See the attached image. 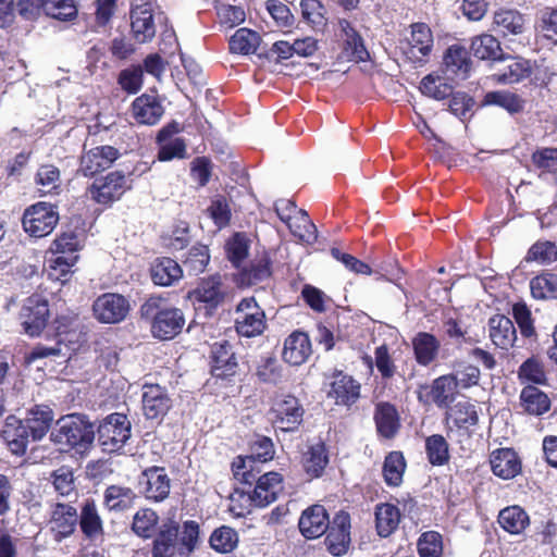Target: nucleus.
<instances>
[{"label":"nucleus","mask_w":557,"mask_h":557,"mask_svg":"<svg viewBox=\"0 0 557 557\" xmlns=\"http://www.w3.org/2000/svg\"><path fill=\"white\" fill-rule=\"evenodd\" d=\"M95 425L85 416L69 414L57 421L50 438L53 443L84 454L89 450L95 441Z\"/></svg>","instance_id":"nucleus-1"},{"label":"nucleus","mask_w":557,"mask_h":557,"mask_svg":"<svg viewBox=\"0 0 557 557\" xmlns=\"http://www.w3.org/2000/svg\"><path fill=\"white\" fill-rule=\"evenodd\" d=\"M141 315L151 319V332L154 337L166 341L181 333L185 319L181 309L165 307L163 299L158 296L148 298L140 308Z\"/></svg>","instance_id":"nucleus-2"},{"label":"nucleus","mask_w":557,"mask_h":557,"mask_svg":"<svg viewBox=\"0 0 557 557\" xmlns=\"http://www.w3.org/2000/svg\"><path fill=\"white\" fill-rule=\"evenodd\" d=\"M59 221L57 208L48 202H37L27 208L23 215V227L30 236L40 238L49 235Z\"/></svg>","instance_id":"nucleus-3"},{"label":"nucleus","mask_w":557,"mask_h":557,"mask_svg":"<svg viewBox=\"0 0 557 557\" xmlns=\"http://www.w3.org/2000/svg\"><path fill=\"white\" fill-rule=\"evenodd\" d=\"M98 440L104 450L122 448L131 437V422L123 413H111L98 426Z\"/></svg>","instance_id":"nucleus-4"},{"label":"nucleus","mask_w":557,"mask_h":557,"mask_svg":"<svg viewBox=\"0 0 557 557\" xmlns=\"http://www.w3.org/2000/svg\"><path fill=\"white\" fill-rule=\"evenodd\" d=\"M49 318L48 301L39 295L28 297L21 309L20 320L24 332L30 336H39Z\"/></svg>","instance_id":"nucleus-5"},{"label":"nucleus","mask_w":557,"mask_h":557,"mask_svg":"<svg viewBox=\"0 0 557 557\" xmlns=\"http://www.w3.org/2000/svg\"><path fill=\"white\" fill-rule=\"evenodd\" d=\"M78 524V513L70 504L55 503L50 507L48 527L55 542L70 537Z\"/></svg>","instance_id":"nucleus-6"},{"label":"nucleus","mask_w":557,"mask_h":557,"mask_svg":"<svg viewBox=\"0 0 557 557\" xmlns=\"http://www.w3.org/2000/svg\"><path fill=\"white\" fill-rule=\"evenodd\" d=\"M57 334L53 344H37L25 356L27 363H34L39 359L45 358H69L71 352L75 350L72 345V338L75 333L63 330L60 325L55 327Z\"/></svg>","instance_id":"nucleus-7"},{"label":"nucleus","mask_w":557,"mask_h":557,"mask_svg":"<svg viewBox=\"0 0 557 557\" xmlns=\"http://www.w3.org/2000/svg\"><path fill=\"white\" fill-rule=\"evenodd\" d=\"M92 311L101 323H120L128 314L129 302L120 294L106 293L94 301Z\"/></svg>","instance_id":"nucleus-8"},{"label":"nucleus","mask_w":557,"mask_h":557,"mask_svg":"<svg viewBox=\"0 0 557 557\" xmlns=\"http://www.w3.org/2000/svg\"><path fill=\"white\" fill-rule=\"evenodd\" d=\"M127 188L125 175L116 171L96 180L88 188V195L100 205H109L120 199Z\"/></svg>","instance_id":"nucleus-9"},{"label":"nucleus","mask_w":557,"mask_h":557,"mask_svg":"<svg viewBox=\"0 0 557 557\" xmlns=\"http://www.w3.org/2000/svg\"><path fill=\"white\" fill-rule=\"evenodd\" d=\"M271 413L276 429L292 432L301 423L304 409L296 397L287 395L274 404Z\"/></svg>","instance_id":"nucleus-10"},{"label":"nucleus","mask_w":557,"mask_h":557,"mask_svg":"<svg viewBox=\"0 0 557 557\" xmlns=\"http://www.w3.org/2000/svg\"><path fill=\"white\" fill-rule=\"evenodd\" d=\"M180 525L174 520L163 521L156 533L151 546L152 557H174L180 549Z\"/></svg>","instance_id":"nucleus-11"},{"label":"nucleus","mask_w":557,"mask_h":557,"mask_svg":"<svg viewBox=\"0 0 557 557\" xmlns=\"http://www.w3.org/2000/svg\"><path fill=\"white\" fill-rule=\"evenodd\" d=\"M145 497L160 503L168 498L171 490V479L164 468L150 467L141 472L139 478Z\"/></svg>","instance_id":"nucleus-12"},{"label":"nucleus","mask_w":557,"mask_h":557,"mask_svg":"<svg viewBox=\"0 0 557 557\" xmlns=\"http://www.w3.org/2000/svg\"><path fill=\"white\" fill-rule=\"evenodd\" d=\"M131 27L134 38L140 44L150 41L154 37L156 27L150 0H134Z\"/></svg>","instance_id":"nucleus-13"},{"label":"nucleus","mask_w":557,"mask_h":557,"mask_svg":"<svg viewBox=\"0 0 557 557\" xmlns=\"http://www.w3.org/2000/svg\"><path fill=\"white\" fill-rule=\"evenodd\" d=\"M141 403L144 414L150 420L162 419L172 407V399L166 388L159 384L143 386Z\"/></svg>","instance_id":"nucleus-14"},{"label":"nucleus","mask_w":557,"mask_h":557,"mask_svg":"<svg viewBox=\"0 0 557 557\" xmlns=\"http://www.w3.org/2000/svg\"><path fill=\"white\" fill-rule=\"evenodd\" d=\"M325 537L327 550L334 556L344 555L350 543V517L345 511L337 512L330 521Z\"/></svg>","instance_id":"nucleus-15"},{"label":"nucleus","mask_w":557,"mask_h":557,"mask_svg":"<svg viewBox=\"0 0 557 557\" xmlns=\"http://www.w3.org/2000/svg\"><path fill=\"white\" fill-rule=\"evenodd\" d=\"M120 156V151L112 146H97L83 153L81 157L79 171L85 176H94L109 169Z\"/></svg>","instance_id":"nucleus-16"},{"label":"nucleus","mask_w":557,"mask_h":557,"mask_svg":"<svg viewBox=\"0 0 557 557\" xmlns=\"http://www.w3.org/2000/svg\"><path fill=\"white\" fill-rule=\"evenodd\" d=\"M274 457V446L272 441L265 436H258L251 444V454L246 458H239L238 462L233 463L234 475H242L246 483L251 484L255 475L250 471H245L248 467L251 468L253 461L265 462Z\"/></svg>","instance_id":"nucleus-17"},{"label":"nucleus","mask_w":557,"mask_h":557,"mask_svg":"<svg viewBox=\"0 0 557 557\" xmlns=\"http://www.w3.org/2000/svg\"><path fill=\"white\" fill-rule=\"evenodd\" d=\"M339 37L342 40V59L354 62H364L369 59V52L360 34L347 20L338 21Z\"/></svg>","instance_id":"nucleus-18"},{"label":"nucleus","mask_w":557,"mask_h":557,"mask_svg":"<svg viewBox=\"0 0 557 557\" xmlns=\"http://www.w3.org/2000/svg\"><path fill=\"white\" fill-rule=\"evenodd\" d=\"M433 47V36L430 27L424 23H414L411 25L410 37L404 53L413 63H421L429 55Z\"/></svg>","instance_id":"nucleus-19"},{"label":"nucleus","mask_w":557,"mask_h":557,"mask_svg":"<svg viewBox=\"0 0 557 557\" xmlns=\"http://www.w3.org/2000/svg\"><path fill=\"white\" fill-rule=\"evenodd\" d=\"M527 24V16L517 9L502 8L493 15V30L503 37L523 34Z\"/></svg>","instance_id":"nucleus-20"},{"label":"nucleus","mask_w":557,"mask_h":557,"mask_svg":"<svg viewBox=\"0 0 557 557\" xmlns=\"http://www.w3.org/2000/svg\"><path fill=\"white\" fill-rule=\"evenodd\" d=\"M176 123L169 124L160 129L157 141L159 144L158 158L160 161L183 159L186 157V144L183 138L174 137L178 133Z\"/></svg>","instance_id":"nucleus-21"},{"label":"nucleus","mask_w":557,"mask_h":557,"mask_svg":"<svg viewBox=\"0 0 557 557\" xmlns=\"http://www.w3.org/2000/svg\"><path fill=\"white\" fill-rule=\"evenodd\" d=\"M211 373L215 377L225 379L236 373L238 363L228 342L214 343L211 348Z\"/></svg>","instance_id":"nucleus-22"},{"label":"nucleus","mask_w":557,"mask_h":557,"mask_svg":"<svg viewBox=\"0 0 557 557\" xmlns=\"http://www.w3.org/2000/svg\"><path fill=\"white\" fill-rule=\"evenodd\" d=\"M283 478L278 472L270 471L257 480L256 487L249 496L250 500L258 507H265L276 500L283 490Z\"/></svg>","instance_id":"nucleus-23"},{"label":"nucleus","mask_w":557,"mask_h":557,"mask_svg":"<svg viewBox=\"0 0 557 557\" xmlns=\"http://www.w3.org/2000/svg\"><path fill=\"white\" fill-rule=\"evenodd\" d=\"M299 530L307 539H318L327 531L330 519L322 505L307 508L299 519Z\"/></svg>","instance_id":"nucleus-24"},{"label":"nucleus","mask_w":557,"mask_h":557,"mask_svg":"<svg viewBox=\"0 0 557 557\" xmlns=\"http://www.w3.org/2000/svg\"><path fill=\"white\" fill-rule=\"evenodd\" d=\"M132 110L136 122L145 125H153L158 123L164 113V109L158 97L147 94H144L134 100Z\"/></svg>","instance_id":"nucleus-25"},{"label":"nucleus","mask_w":557,"mask_h":557,"mask_svg":"<svg viewBox=\"0 0 557 557\" xmlns=\"http://www.w3.org/2000/svg\"><path fill=\"white\" fill-rule=\"evenodd\" d=\"M54 414L52 409L46 405H36L27 411L22 422L30 433L33 441H40L49 431Z\"/></svg>","instance_id":"nucleus-26"},{"label":"nucleus","mask_w":557,"mask_h":557,"mask_svg":"<svg viewBox=\"0 0 557 557\" xmlns=\"http://www.w3.org/2000/svg\"><path fill=\"white\" fill-rule=\"evenodd\" d=\"M490 338L502 349H509L517 341L513 322L506 315L495 314L488 320Z\"/></svg>","instance_id":"nucleus-27"},{"label":"nucleus","mask_w":557,"mask_h":557,"mask_svg":"<svg viewBox=\"0 0 557 557\" xmlns=\"http://www.w3.org/2000/svg\"><path fill=\"white\" fill-rule=\"evenodd\" d=\"M360 387L352 376L339 372L334 376L329 396L334 398L337 405L349 407L360 397Z\"/></svg>","instance_id":"nucleus-28"},{"label":"nucleus","mask_w":557,"mask_h":557,"mask_svg":"<svg viewBox=\"0 0 557 557\" xmlns=\"http://www.w3.org/2000/svg\"><path fill=\"white\" fill-rule=\"evenodd\" d=\"M311 354L309 336L300 331L293 332L284 343L283 359L292 366L302 364Z\"/></svg>","instance_id":"nucleus-29"},{"label":"nucleus","mask_w":557,"mask_h":557,"mask_svg":"<svg viewBox=\"0 0 557 557\" xmlns=\"http://www.w3.org/2000/svg\"><path fill=\"white\" fill-rule=\"evenodd\" d=\"M1 435L13 454L23 455L26 451L30 433L22 420L13 416L8 417Z\"/></svg>","instance_id":"nucleus-30"},{"label":"nucleus","mask_w":557,"mask_h":557,"mask_svg":"<svg viewBox=\"0 0 557 557\" xmlns=\"http://www.w3.org/2000/svg\"><path fill=\"white\" fill-rule=\"evenodd\" d=\"M491 467L495 475L504 480L513 479L521 471V461L510 448H502L493 451Z\"/></svg>","instance_id":"nucleus-31"},{"label":"nucleus","mask_w":557,"mask_h":557,"mask_svg":"<svg viewBox=\"0 0 557 557\" xmlns=\"http://www.w3.org/2000/svg\"><path fill=\"white\" fill-rule=\"evenodd\" d=\"M183 275L181 265L171 258H160L151 267V277L154 284L171 286Z\"/></svg>","instance_id":"nucleus-32"},{"label":"nucleus","mask_w":557,"mask_h":557,"mask_svg":"<svg viewBox=\"0 0 557 557\" xmlns=\"http://www.w3.org/2000/svg\"><path fill=\"white\" fill-rule=\"evenodd\" d=\"M412 346L417 362L425 367L436 359L441 344L434 335L420 332L412 339Z\"/></svg>","instance_id":"nucleus-33"},{"label":"nucleus","mask_w":557,"mask_h":557,"mask_svg":"<svg viewBox=\"0 0 557 557\" xmlns=\"http://www.w3.org/2000/svg\"><path fill=\"white\" fill-rule=\"evenodd\" d=\"M327 463L329 455L326 447L322 442L310 445L304 453V470L311 478L321 476Z\"/></svg>","instance_id":"nucleus-34"},{"label":"nucleus","mask_w":557,"mask_h":557,"mask_svg":"<svg viewBox=\"0 0 557 557\" xmlns=\"http://www.w3.org/2000/svg\"><path fill=\"white\" fill-rule=\"evenodd\" d=\"M520 404L525 412L533 416H542L550 408L548 396L533 385L523 387L520 394Z\"/></svg>","instance_id":"nucleus-35"},{"label":"nucleus","mask_w":557,"mask_h":557,"mask_svg":"<svg viewBox=\"0 0 557 557\" xmlns=\"http://www.w3.org/2000/svg\"><path fill=\"white\" fill-rule=\"evenodd\" d=\"M470 64L468 50L460 45H453L444 55L446 73L457 75L462 79L467 77Z\"/></svg>","instance_id":"nucleus-36"},{"label":"nucleus","mask_w":557,"mask_h":557,"mask_svg":"<svg viewBox=\"0 0 557 557\" xmlns=\"http://www.w3.org/2000/svg\"><path fill=\"white\" fill-rule=\"evenodd\" d=\"M400 521L399 509L392 504H379L375 507V527L381 537L389 536Z\"/></svg>","instance_id":"nucleus-37"},{"label":"nucleus","mask_w":557,"mask_h":557,"mask_svg":"<svg viewBox=\"0 0 557 557\" xmlns=\"http://www.w3.org/2000/svg\"><path fill=\"white\" fill-rule=\"evenodd\" d=\"M78 523L84 535L89 540H96L103 533L100 515L94 502H86L78 516Z\"/></svg>","instance_id":"nucleus-38"},{"label":"nucleus","mask_w":557,"mask_h":557,"mask_svg":"<svg viewBox=\"0 0 557 557\" xmlns=\"http://www.w3.org/2000/svg\"><path fill=\"white\" fill-rule=\"evenodd\" d=\"M292 234L300 242L312 244L317 239V227L302 209L296 211L293 218L285 223Z\"/></svg>","instance_id":"nucleus-39"},{"label":"nucleus","mask_w":557,"mask_h":557,"mask_svg":"<svg viewBox=\"0 0 557 557\" xmlns=\"http://www.w3.org/2000/svg\"><path fill=\"white\" fill-rule=\"evenodd\" d=\"M457 389L455 379L446 374L433 381L430 394L437 407L447 408L454 401Z\"/></svg>","instance_id":"nucleus-40"},{"label":"nucleus","mask_w":557,"mask_h":557,"mask_svg":"<svg viewBox=\"0 0 557 557\" xmlns=\"http://www.w3.org/2000/svg\"><path fill=\"white\" fill-rule=\"evenodd\" d=\"M374 419L382 436L392 438L397 433L399 419L394 406L386 403L377 405Z\"/></svg>","instance_id":"nucleus-41"},{"label":"nucleus","mask_w":557,"mask_h":557,"mask_svg":"<svg viewBox=\"0 0 557 557\" xmlns=\"http://www.w3.org/2000/svg\"><path fill=\"white\" fill-rule=\"evenodd\" d=\"M135 498L134 491L126 486L110 485L104 492V504L109 510L124 511L133 506Z\"/></svg>","instance_id":"nucleus-42"},{"label":"nucleus","mask_w":557,"mask_h":557,"mask_svg":"<svg viewBox=\"0 0 557 557\" xmlns=\"http://www.w3.org/2000/svg\"><path fill=\"white\" fill-rule=\"evenodd\" d=\"M196 297L199 301L216 307L224 298L222 280L220 275H213L201 281L197 287Z\"/></svg>","instance_id":"nucleus-43"},{"label":"nucleus","mask_w":557,"mask_h":557,"mask_svg":"<svg viewBox=\"0 0 557 557\" xmlns=\"http://www.w3.org/2000/svg\"><path fill=\"white\" fill-rule=\"evenodd\" d=\"M471 50L481 60H500L503 57L498 39L490 34L474 37L471 41Z\"/></svg>","instance_id":"nucleus-44"},{"label":"nucleus","mask_w":557,"mask_h":557,"mask_svg":"<svg viewBox=\"0 0 557 557\" xmlns=\"http://www.w3.org/2000/svg\"><path fill=\"white\" fill-rule=\"evenodd\" d=\"M498 522L507 532L519 534L529 524V516L520 506H510L500 510Z\"/></svg>","instance_id":"nucleus-45"},{"label":"nucleus","mask_w":557,"mask_h":557,"mask_svg":"<svg viewBox=\"0 0 557 557\" xmlns=\"http://www.w3.org/2000/svg\"><path fill=\"white\" fill-rule=\"evenodd\" d=\"M159 516L150 508H141L133 517L132 530L143 539H150L156 533Z\"/></svg>","instance_id":"nucleus-46"},{"label":"nucleus","mask_w":557,"mask_h":557,"mask_svg":"<svg viewBox=\"0 0 557 557\" xmlns=\"http://www.w3.org/2000/svg\"><path fill=\"white\" fill-rule=\"evenodd\" d=\"M260 36L257 32L248 28H239L230 38V50L233 53H255L260 44Z\"/></svg>","instance_id":"nucleus-47"},{"label":"nucleus","mask_w":557,"mask_h":557,"mask_svg":"<svg viewBox=\"0 0 557 557\" xmlns=\"http://www.w3.org/2000/svg\"><path fill=\"white\" fill-rule=\"evenodd\" d=\"M236 331L239 335L253 337L260 335L265 329L264 311L243 313L236 318Z\"/></svg>","instance_id":"nucleus-48"},{"label":"nucleus","mask_w":557,"mask_h":557,"mask_svg":"<svg viewBox=\"0 0 557 557\" xmlns=\"http://www.w3.org/2000/svg\"><path fill=\"white\" fill-rule=\"evenodd\" d=\"M35 183L39 186L41 195L57 193L61 185L60 170L53 164H44L39 166Z\"/></svg>","instance_id":"nucleus-49"},{"label":"nucleus","mask_w":557,"mask_h":557,"mask_svg":"<svg viewBox=\"0 0 557 557\" xmlns=\"http://www.w3.org/2000/svg\"><path fill=\"white\" fill-rule=\"evenodd\" d=\"M405 469L406 462L403 454L399 451L389 453L383 465L385 482L391 486H398L403 482Z\"/></svg>","instance_id":"nucleus-50"},{"label":"nucleus","mask_w":557,"mask_h":557,"mask_svg":"<svg viewBox=\"0 0 557 557\" xmlns=\"http://www.w3.org/2000/svg\"><path fill=\"white\" fill-rule=\"evenodd\" d=\"M530 289L536 299H557V275L545 273L533 277Z\"/></svg>","instance_id":"nucleus-51"},{"label":"nucleus","mask_w":557,"mask_h":557,"mask_svg":"<svg viewBox=\"0 0 557 557\" xmlns=\"http://www.w3.org/2000/svg\"><path fill=\"white\" fill-rule=\"evenodd\" d=\"M428 459L433 466H443L449 460L448 443L443 435L433 434L425 440Z\"/></svg>","instance_id":"nucleus-52"},{"label":"nucleus","mask_w":557,"mask_h":557,"mask_svg":"<svg viewBox=\"0 0 557 557\" xmlns=\"http://www.w3.org/2000/svg\"><path fill=\"white\" fill-rule=\"evenodd\" d=\"M420 90L423 95L436 100H443L453 95V86L450 84L444 78L431 74L421 81Z\"/></svg>","instance_id":"nucleus-53"},{"label":"nucleus","mask_w":557,"mask_h":557,"mask_svg":"<svg viewBox=\"0 0 557 557\" xmlns=\"http://www.w3.org/2000/svg\"><path fill=\"white\" fill-rule=\"evenodd\" d=\"M238 543L237 532L226 525L215 529L210 536L211 547L219 553L232 552Z\"/></svg>","instance_id":"nucleus-54"},{"label":"nucleus","mask_w":557,"mask_h":557,"mask_svg":"<svg viewBox=\"0 0 557 557\" xmlns=\"http://www.w3.org/2000/svg\"><path fill=\"white\" fill-rule=\"evenodd\" d=\"M249 240L243 233H236L225 244L227 259L236 268L245 261L248 256Z\"/></svg>","instance_id":"nucleus-55"},{"label":"nucleus","mask_w":557,"mask_h":557,"mask_svg":"<svg viewBox=\"0 0 557 557\" xmlns=\"http://www.w3.org/2000/svg\"><path fill=\"white\" fill-rule=\"evenodd\" d=\"M483 103L498 106L510 113H517L523 109V101L509 91H491L484 96Z\"/></svg>","instance_id":"nucleus-56"},{"label":"nucleus","mask_w":557,"mask_h":557,"mask_svg":"<svg viewBox=\"0 0 557 557\" xmlns=\"http://www.w3.org/2000/svg\"><path fill=\"white\" fill-rule=\"evenodd\" d=\"M210 261L209 248L206 245H195L183 261L185 269L194 275L202 273Z\"/></svg>","instance_id":"nucleus-57"},{"label":"nucleus","mask_w":557,"mask_h":557,"mask_svg":"<svg viewBox=\"0 0 557 557\" xmlns=\"http://www.w3.org/2000/svg\"><path fill=\"white\" fill-rule=\"evenodd\" d=\"M447 421H451L458 428H469L478 423L479 417L474 405L458 403L447 413Z\"/></svg>","instance_id":"nucleus-58"},{"label":"nucleus","mask_w":557,"mask_h":557,"mask_svg":"<svg viewBox=\"0 0 557 557\" xmlns=\"http://www.w3.org/2000/svg\"><path fill=\"white\" fill-rule=\"evenodd\" d=\"M82 249V240L74 232H65L58 236L52 245L51 252L53 256L63 255L66 257L75 256L78 258L77 252Z\"/></svg>","instance_id":"nucleus-59"},{"label":"nucleus","mask_w":557,"mask_h":557,"mask_svg":"<svg viewBox=\"0 0 557 557\" xmlns=\"http://www.w3.org/2000/svg\"><path fill=\"white\" fill-rule=\"evenodd\" d=\"M417 547L420 557H442V535L435 531L424 532L420 535Z\"/></svg>","instance_id":"nucleus-60"},{"label":"nucleus","mask_w":557,"mask_h":557,"mask_svg":"<svg viewBox=\"0 0 557 557\" xmlns=\"http://www.w3.org/2000/svg\"><path fill=\"white\" fill-rule=\"evenodd\" d=\"M518 377L522 382L539 385L545 384L547 381L543 364L534 357L527 359L519 367Z\"/></svg>","instance_id":"nucleus-61"},{"label":"nucleus","mask_w":557,"mask_h":557,"mask_svg":"<svg viewBox=\"0 0 557 557\" xmlns=\"http://www.w3.org/2000/svg\"><path fill=\"white\" fill-rule=\"evenodd\" d=\"M49 262V278L64 283L69 280L71 269L77 262V257H66L63 255H59L54 256V258H51Z\"/></svg>","instance_id":"nucleus-62"},{"label":"nucleus","mask_w":557,"mask_h":557,"mask_svg":"<svg viewBox=\"0 0 557 557\" xmlns=\"http://www.w3.org/2000/svg\"><path fill=\"white\" fill-rule=\"evenodd\" d=\"M46 15L59 21H72L77 16L74 0H47Z\"/></svg>","instance_id":"nucleus-63"},{"label":"nucleus","mask_w":557,"mask_h":557,"mask_svg":"<svg viewBox=\"0 0 557 557\" xmlns=\"http://www.w3.org/2000/svg\"><path fill=\"white\" fill-rule=\"evenodd\" d=\"M528 260L550 263L557 260V247L552 242L535 243L528 252Z\"/></svg>","instance_id":"nucleus-64"}]
</instances>
